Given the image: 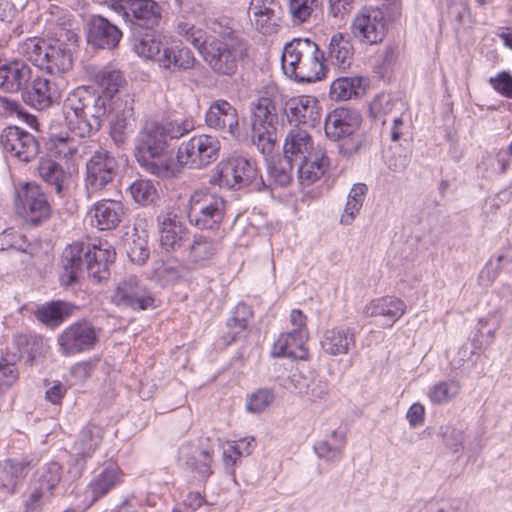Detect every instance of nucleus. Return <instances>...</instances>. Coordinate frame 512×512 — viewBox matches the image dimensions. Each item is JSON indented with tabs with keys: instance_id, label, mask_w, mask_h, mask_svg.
Here are the masks:
<instances>
[{
	"instance_id": "nucleus-19",
	"label": "nucleus",
	"mask_w": 512,
	"mask_h": 512,
	"mask_svg": "<svg viewBox=\"0 0 512 512\" xmlns=\"http://www.w3.org/2000/svg\"><path fill=\"white\" fill-rule=\"evenodd\" d=\"M96 146L95 141H77L68 133H51L47 142V149L52 156L73 162L88 155V151Z\"/></svg>"
},
{
	"instance_id": "nucleus-40",
	"label": "nucleus",
	"mask_w": 512,
	"mask_h": 512,
	"mask_svg": "<svg viewBox=\"0 0 512 512\" xmlns=\"http://www.w3.org/2000/svg\"><path fill=\"white\" fill-rule=\"evenodd\" d=\"M37 171L39 177L53 188L58 196L63 197L69 181V174L63 167L50 158H41Z\"/></svg>"
},
{
	"instance_id": "nucleus-31",
	"label": "nucleus",
	"mask_w": 512,
	"mask_h": 512,
	"mask_svg": "<svg viewBox=\"0 0 512 512\" xmlns=\"http://www.w3.org/2000/svg\"><path fill=\"white\" fill-rule=\"evenodd\" d=\"M222 249L219 239L196 234L187 246L186 261L194 266H205Z\"/></svg>"
},
{
	"instance_id": "nucleus-12",
	"label": "nucleus",
	"mask_w": 512,
	"mask_h": 512,
	"mask_svg": "<svg viewBox=\"0 0 512 512\" xmlns=\"http://www.w3.org/2000/svg\"><path fill=\"white\" fill-rule=\"evenodd\" d=\"M101 329L87 320L76 321L67 326L57 337L59 351L64 356H72L94 349Z\"/></svg>"
},
{
	"instance_id": "nucleus-1",
	"label": "nucleus",
	"mask_w": 512,
	"mask_h": 512,
	"mask_svg": "<svg viewBox=\"0 0 512 512\" xmlns=\"http://www.w3.org/2000/svg\"><path fill=\"white\" fill-rule=\"evenodd\" d=\"M193 128L189 120L147 124L136 138L135 151L140 166L161 179L177 177L180 165L173 157V141Z\"/></svg>"
},
{
	"instance_id": "nucleus-57",
	"label": "nucleus",
	"mask_w": 512,
	"mask_h": 512,
	"mask_svg": "<svg viewBox=\"0 0 512 512\" xmlns=\"http://www.w3.org/2000/svg\"><path fill=\"white\" fill-rule=\"evenodd\" d=\"M47 45L48 41L37 38H29L21 45L20 52L27 60L32 62L35 66L41 68L44 64V55H46L45 51Z\"/></svg>"
},
{
	"instance_id": "nucleus-39",
	"label": "nucleus",
	"mask_w": 512,
	"mask_h": 512,
	"mask_svg": "<svg viewBox=\"0 0 512 512\" xmlns=\"http://www.w3.org/2000/svg\"><path fill=\"white\" fill-rule=\"evenodd\" d=\"M179 461L198 473L201 479H207L211 474V456L208 451L200 450L190 443L179 448Z\"/></svg>"
},
{
	"instance_id": "nucleus-41",
	"label": "nucleus",
	"mask_w": 512,
	"mask_h": 512,
	"mask_svg": "<svg viewBox=\"0 0 512 512\" xmlns=\"http://www.w3.org/2000/svg\"><path fill=\"white\" fill-rule=\"evenodd\" d=\"M28 472L29 464L23 461L9 459L0 463V491L6 495L15 493Z\"/></svg>"
},
{
	"instance_id": "nucleus-20",
	"label": "nucleus",
	"mask_w": 512,
	"mask_h": 512,
	"mask_svg": "<svg viewBox=\"0 0 512 512\" xmlns=\"http://www.w3.org/2000/svg\"><path fill=\"white\" fill-rule=\"evenodd\" d=\"M361 116L355 110L336 108L325 119V134L332 141L349 138L359 129Z\"/></svg>"
},
{
	"instance_id": "nucleus-13",
	"label": "nucleus",
	"mask_w": 512,
	"mask_h": 512,
	"mask_svg": "<svg viewBox=\"0 0 512 512\" xmlns=\"http://www.w3.org/2000/svg\"><path fill=\"white\" fill-rule=\"evenodd\" d=\"M110 301L120 309L132 311L154 307L152 292L136 276L120 280L111 293Z\"/></svg>"
},
{
	"instance_id": "nucleus-50",
	"label": "nucleus",
	"mask_w": 512,
	"mask_h": 512,
	"mask_svg": "<svg viewBox=\"0 0 512 512\" xmlns=\"http://www.w3.org/2000/svg\"><path fill=\"white\" fill-rule=\"evenodd\" d=\"M321 0H288L287 13L293 25L309 23L319 10Z\"/></svg>"
},
{
	"instance_id": "nucleus-33",
	"label": "nucleus",
	"mask_w": 512,
	"mask_h": 512,
	"mask_svg": "<svg viewBox=\"0 0 512 512\" xmlns=\"http://www.w3.org/2000/svg\"><path fill=\"white\" fill-rule=\"evenodd\" d=\"M174 31L199 51L207 42L206 32L198 25V17L194 12H180L174 21Z\"/></svg>"
},
{
	"instance_id": "nucleus-3",
	"label": "nucleus",
	"mask_w": 512,
	"mask_h": 512,
	"mask_svg": "<svg viewBox=\"0 0 512 512\" xmlns=\"http://www.w3.org/2000/svg\"><path fill=\"white\" fill-rule=\"evenodd\" d=\"M285 75L297 82H315L325 76L324 54L308 38L293 39L284 46L281 56Z\"/></svg>"
},
{
	"instance_id": "nucleus-59",
	"label": "nucleus",
	"mask_w": 512,
	"mask_h": 512,
	"mask_svg": "<svg viewBox=\"0 0 512 512\" xmlns=\"http://www.w3.org/2000/svg\"><path fill=\"white\" fill-rule=\"evenodd\" d=\"M252 138L257 149L265 156H269L273 150L277 141L276 128H263L256 129L252 127Z\"/></svg>"
},
{
	"instance_id": "nucleus-32",
	"label": "nucleus",
	"mask_w": 512,
	"mask_h": 512,
	"mask_svg": "<svg viewBox=\"0 0 512 512\" xmlns=\"http://www.w3.org/2000/svg\"><path fill=\"white\" fill-rule=\"evenodd\" d=\"M91 225L99 230L115 229L122 220L124 208L119 201L101 200L91 210Z\"/></svg>"
},
{
	"instance_id": "nucleus-63",
	"label": "nucleus",
	"mask_w": 512,
	"mask_h": 512,
	"mask_svg": "<svg viewBox=\"0 0 512 512\" xmlns=\"http://www.w3.org/2000/svg\"><path fill=\"white\" fill-rule=\"evenodd\" d=\"M274 395L269 389H260L252 394L247 402V410L252 413H260L270 406Z\"/></svg>"
},
{
	"instance_id": "nucleus-54",
	"label": "nucleus",
	"mask_w": 512,
	"mask_h": 512,
	"mask_svg": "<svg viewBox=\"0 0 512 512\" xmlns=\"http://www.w3.org/2000/svg\"><path fill=\"white\" fill-rule=\"evenodd\" d=\"M362 79L358 77H341L334 80L330 87V96L336 101L351 99L361 87Z\"/></svg>"
},
{
	"instance_id": "nucleus-53",
	"label": "nucleus",
	"mask_w": 512,
	"mask_h": 512,
	"mask_svg": "<svg viewBox=\"0 0 512 512\" xmlns=\"http://www.w3.org/2000/svg\"><path fill=\"white\" fill-rule=\"evenodd\" d=\"M461 390L460 382L455 379L440 381L434 384L427 395L430 401L436 405H442L453 400Z\"/></svg>"
},
{
	"instance_id": "nucleus-18",
	"label": "nucleus",
	"mask_w": 512,
	"mask_h": 512,
	"mask_svg": "<svg viewBox=\"0 0 512 512\" xmlns=\"http://www.w3.org/2000/svg\"><path fill=\"white\" fill-rule=\"evenodd\" d=\"M62 96V81L36 76L23 92L24 101L37 110H44L57 103Z\"/></svg>"
},
{
	"instance_id": "nucleus-29",
	"label": "nucleus",
	"mask_w": 512,
	"mask_h": 512,
	"mask_svg": "<svg viewBox=\"0 0 512 512\" xmlns=\"http://www.w3.org/2000/svg\"><path fill=\"white\" fill-rule=\"evenodd\" d=\"M356 345V336L352 328L337 326L327 329L321 340L322 349L331 356L345 355Z\"/></svg>"
},
{
	"instance_id": "nucleus-43",
	"label": "nucleus",
	"mask_w": 512,
	"mask_h": 512,
	"mask_svg": "<svg viewBox=\"0 0 512 512\" xmlns=\"http://www.w3.org/2000/svg\"><path fill=\"white\" fill-rule=\"evenodd\" d=\"M74 306L64 301H51L37 308L35 317L49 327H57L73 313Z\"/></svg>"
},
{
	"instance_id": "nucleus-34",
	"label": "nucleus",
	"mask_w": 512,
	"mask_h": 512,
	"mask_svg": "<svg viewBox=\"0 0 512 512\" xmlns=\"http://www.w3.org/2000/svg\"><path fill=\"white\" fill-rule=\"evenodd\" d=\"M353 56L354 48L350 38L342 33L334 34L328 45V64L344 72L352 65Z\"/></svg>"
},
{
	"instance_id": "nucleus-52",
	"label": "nucleus",
	"mask_w": 512,
	"mask_h": 512,
	"mask_svg": "<svg viewBox=\"0 0 512 512\" xmlns=\"http://www.w3.org/2000/svg\"><path fill=\"white\" fill-rule=\"evenodd\" d=\"M367 191L368 188L364 183L354 184L350 189L348 200L340 219L342 225L349 226L353 223L363 206Z\"/></svg>"
},
{
	"instance_id": "nucleus-15",
	"label": "nucleus",
	"mask_w": 512,
	"mask_h": 512,
	"mask_svg": "<svg viewBox=\"0 0 512 512\" xmlns=\"http://www.w3.org/2000/svg\"><path fill=\"white\" fill-rule=\"evenodd\" d=\"M386 19L379 8H364L353 20L352 34L361 42L374 45L381 42L386 34Z\"/></svg>"
},
{
	"instance_id": "nucleus-47",
	"label": "nucleus",
	"mask_w": 512,
	"mask_h": 512,
	"mask_svg": "<svg viewBox=\"0 0 512 512\" xmlns=\"http://www.w3.org/2000/svg\"><path fill=\"white\" fill-rule=\"evenodd\" d=\"M121 482V471L116 466H109L98 474L89 484L88 489L92 493V501L107 494L113 487Z\"/></svg>"
},
{
	"instance_id": "nucleus-6",
	"label": "nucleus",
	"mask_w": 512,
	"mask_h": 512,
	"mask_svg": "<svg viewBox=\"0 0 512 512\" xmlns=\"http://www.w3.org/2000/svg\"><path fill=\"white\" fill-rule=\"evenodd\" d=\"M226 214L223 197L206 190L191 194L187 205V217L191 225L201 230H218Z\"/></svg>"
},
{
	"instance_id": "nucleus-62",
	"label": "nucleus",
	"mask_w": 512,
	"mask_h": 512,
	"mask_svg": "<svg viewBox=\"0 0 512 512\" xmlns=\"http://www.w3.org/2000/svg\"><path fill=\"white\" fill-rule=\"evenodd\" d=\"M439 435L444 444L454 453L459 452L463 447L464 432L462 429L452 425H444L440 427Z\"/></svg>"
},
{
	"instance_id": "nucleus-61",
	"label": "nucleus",
	"mask_w": 512,
	"mask_h": 512,
	"mask_svg": "<svg viewBox=\"0 0 512 512\" xmlns=\"http://www.w3.org/2000/svg\"><path fill=\"white\" fill-rule=\"evenodd\" d=\"M504 261L511 262L512 258L508 257L506 254H499L495 258V263L494 260L491 259L479 274L480 282L486 286L491 285L498 277L500 271L502 270V263Z\"/></svg>"
},
{
	"instance_id": "nucleus-23",
	"label": "nucleus",
	"mask_w": 512,
	"mask_h": 512,
	"mask_svg": "<svg viewBox=\"0 0 512 512\" xmlns=\"http://www.w3.org/2000/svg\"><path fill=\"white\" fill-rule=\"evenodd\" d=\"M116 257L115 249L106 240H98L97 243L87 245L86 271L89 276L101 281L109 276V265Z\"/></svg>"
},
{
	"instance_id": "nucleus-24",
	"label": "nucleus",
	"mask_w": 512,
	"mask_h": 512,
	"mask_svg": "<svg viewBox=\"0 0 512 512\" xmlns=\"http://www.w3.org/2000/svg\"><path fill=\"white\" fill-rule=\"evenodd\" d=\"M87 245L74 242L68 245L62 254L63 273L60 282L63 286H71L77 282L86 270Z\"/></svg>"
},
{
	"instance_id": "nucleus-44",
	"label": "nucleus",
	"mask_w": 512,
	"mask_h": 512,
	"mask_svg": "<svg viewBox=\"0 0 512 512\" xmlns=\"http://www.w3.org/2000/svg\"><path fill=\"white\" fill-rule=\"evenodd\" d=\"M160 244L166 251H175L183 244L185 228L176 217L164 216L159 225Z\"/></svg>"
},
{
	"instance_id": "nucleus-7",
	"label": "nucleus",
	"mask_w": 512,
	"mask_h": 512,
	"mask_svg": "<svg viewBox=\"0 0 512 512\" xmlns=\"http://www.w3.org/2000/svg\"><path fill=\"white\" fill-rule=\"evenodd\" d=\"M88 153L91 156L86 161L85 186L87 195L91 198L113 182L118 174L119 164L108 150L98 145Z\"/></svg>"
},
{
	"instance_id": "nucleus-42",
	"label": "nucleus",
	"mask_w": 512,
	"mask_h": 512,
	"mask_svg": "<svg viewBox=\"0 0 512 512\" xmlns=\"http://www.w3.org/2000/svg\"><path fill=\"white\" fill-rule=\"evenodd\" d=\"M166 38L161 34L152 30H148L143 35H135L133 37V50L138 56L153 59L158 62L162 49L166 45Z\"/></svg>"
},
{
	"instance_id": "nucleus-11",
	"label": "nucleus",
	"mask_w": 512,
	"mask_h": 512,
	"mask_svg": "<svg viewBox=\"0 0 512 512\" xmlns=\"http://www.w3.org/2000/svg\"><path fill=\"white\" fill-rule=\"evenodd\" d=\"M220 141L210 135L194 136L183 142L177 151L175 161L190 168H202L215 161L219 156Z\"/></svg>"
},
{
	"instance_id": "nucleus-35",
	"label": "nucleus",
	"mask_w": 512,
	"mask_h": 512,
	"mask_svg": "<svg viewBox=\"0 0 512 512\" xmlns=\"http://www.w3.org/2000/svg\"><path fill=\"white\" fill-rule=\"evenodd\" d=\"M157 63L163 70L176 72L191 69L194 66L195 58L187 47L173 45L167 41Z\"/></svg>"
},
{
	"instance_id": "nucleus-48",
	"label": "nucleus",
	"mask_w": 512,
	"mask_h": 512,
	"mask_svg": "<svg viewBox=\"0 0 512 512\" xmlns=\"http://www.w3.org/2000/svg\"><path fill=\"white\" fill-rule=\"evenodd\" d=\"M345 440V434L332 431L327 439L314 445V451L319 458L326 461H339L342 457Z\"/></svg>"
},
{
	"instance_id": "nucleus-28",
	"label": "nucleus",
	"mask_w": 512,
	"mask_h": 512,
	"mask_svg": "<svg viewBox=\"0 0 512 512\" xmlns=\"http://www.w3.org/2000/svg\"><path fill=\"white\" fill-rule=\"evenodd\" d=\"M307 339V331L281 333L272 346L271 354L274 357L305 360L308 358V350L305 347Z\"/></svg>"
},
{
	"instance_id": "nucleus-4",
	"label": "nucleus",
	"mask_w": 512,
	"mask_h": 512,
	"mask_svg": "<svg viewBox=\"0 0 512 512\" xmlns=\"http://www.w3.org/2000/svg\"><path fill=\"white\" fill-rule=\"evenodd\" d=\"M199 52L215 72L232 75L237 70L239 59L246 53V46L238 33L227 31L206 42Z\"/></svg>"
},
{
	"instance_id": "nucleus-58",
	"label": "nucleus",
	"mask_w": 512,
	"mask_h": 512,
	"mask_svg": "<svg viewBox=\"0 0 512 512\" xmlns=\"http://www.w3.org/2000/svg\"><path fill=\"white\" fill-rule=\"evenodd\" d=\"M412 512H466L462 501L454 499L448 501L418 502Z\"/></svg>"
},
{
	"instance_id": "nucleus-30",
	"label": "nucleus",
	"mask_w": 512,
	"mask_h": 512,
	"mask_svg": "<svg viewBox=\"0 0 512 512\" xmlns=\"http://www.w3.org/2000/svg\"><path fill=\"white\" fill-rule=\"evenodd\" d=\"M329 167V158L326 151L316 149L312 155L304 159L303 162L296 164L299 183L303 187H308L320 180Z\"/></svg>"
},
{
	"instance_id": "nucleus-17",
	"label": "nucleus",
	"mask_w": 512,
	"mask_h": 512,
	"mask_svg": "<svg viewBox=\"0 0 512 512\" xmlns=\"http://www.w3.org/2000/svg\"><path fill=\"white\" fill-rule=\"evenodd\" d=\"M205 122L211 129L232 138L240 136L239 114L228 101L218 99L211 103L205 115Z\"/></svg>"
},
{
	"instance_id": "nucleus-2",
	"label": "nucleus",
	"mask_w": 512,
	"mask_h": 512,
	"mask_svg": "<svg viewBox=\"0 0 512 512\" xmlns=\"http://www.w3.org/2000/svg\"><path fill=\"white\" fill-rule=\"evenodd\" d=\"M107 105V97L89 87H77L67 95L62 105L68 130L80 138L98 132L107 114Z\"/></svg>"
},
{
	"instance_id": "nucleus-8",
	"label": "nucleus",
	"mask_w": 512,
	"mask_h": 512,
	"mask_svg": "<svg viewBox=\"0 0 512 512\" xmlns=\"http://www.w3.org/2000/svg\"><path fill=\"white\" fill-rule=\"evenodd\" d=\"M108 7L126 23L152 30L162 20V6L154 0H108Z\"/></svg>"
},
{
	"instance_id": "nucleus-64",
	"label": "nucleus",
	"mask_w": 512,
	"mask_h": 512,
	"mask_svg": "<svg viewBox=\"0 0 512 512\" xmlns=\"http://www.w3.org/2000/svg\"><path fill=\"white\" fill-rule=\"evenodd\" d=\"M249 307L245 304H239L227 322V326L232 330V333L238 334L244 331L248 325V318L250 316Z\"/></svg>"
},
{
	"instance_id": "nucleus-56",
	"label": "nucleus",
	"mask_w": 512,
	"mask_h": 512,
	"mask_svg": "<svg viewBox=\"0 0 512 512\" xmlns=\"http://www.w3.org/2000/svg\"><path fill=\"white\" fill-rule=\"evenodd\" d=\"M98 85L110 98L125 86L126 80L118 70L105 69L98 74Z\"/></svg>"
},
{
	"instance_id": "nucleus-36",
	"label": "nucleus",
	"mask_w": 512,
	"mask_h": 512,
	"mask_svg": "<svg viewBox=\"0 0 512 512\" xmlns=\"http://www.w3.org/2000/svg\"><path fill=\"white\" fill-rule=\"evenodd\" d=\"M406 310L405 303L394 296H386L372 300L365 306L364 315L366 317H384L390 322V326L395 323Z\"/></svg>"
},
{
	"instance_id": "nucleus-22",
	"label": "nucleus",
	"mask_w": 512,
	"mask_h": 512,
	"mask_svg": "<svg viewBox=\"0 0 512 512\" xmlns=\"http://www.w3.org/2000/svg\"><path fill=\"white\" fill-rule=\"evenodd\" d=\"M285 110L290 123L314 127L320 122L322 107L315 97L301 95L287 100Z\"/></svg>"
},
{
	"instance_id": "nucleus-51",
	"label": "nucleus",
	"mask_w": 512,
	"mask_h": 512,
	"mask_svg": "<svg viewBox=\"0 0 512 512\" xmlns=\"http://www.w3.org/2000/svg\"><path fill=\"white\" fill-rule=\"evenodd\" d=\"M128 191L131 198L141 206L154 205L159 200L158 187L149 179H137L133 181Z\"/></svg>"
},
{
	"instance_id": "nucleus-10",
	"label": "nucleus",
	"mask_w": 512,
	"mask_h": 512,
	"mask_svg": "<svg viewBox=\"0 0 512 512\" xmlns=\"http://www.w3.org/2000/svg\"><path fill=\"white\" fill-rule=\"evenodd\" d=\"M257 176V169L243 157H232L220 162L209 183L220 188L240 189L254 182Z\"/></svg>"
},
{
	"instance_id": "nucleus-49",
	"label": "nucleus",
	"mask_w": 512,
	"mask_h": 512,
	"mask_svg": "<svg viewBox=\"0 0 512 512\" xmlns=\"http://www.w3.org/2000/svg\"><path fill=\"white\" fill-rule=\"evenodd\" d=\"M126 252L129 259L138 265H143L150 256L147 234L134 228L133 233L125 239Z\"/></svg>"
},
{
	"instance_id": "nucleus-14",
	"label": "nucleus",
	"mask_w": 512,
	"mask_h": 512,
	"mask_svg": "<svg viewBox=\"0 0 512 512\" xmlns=\"http://www.w3.org/2000/svg\"><path fill=\"white\" fill-rule=\"evenodd\" d=\"M247 14L255 31L264 36L277 34L282 27L283 10L278 0H251Z\"/></svg>"
},
{
	"instance_id": "nucleus-38",
	"label": "nucleus",
	"mask_w": 512,
	"mask_h": 512,
	"mask_svg": "<svg viewBox=\"0 0 512 512\" xmlns=\"http://www.w3.org/2000/svg\"><path fill=\"white\" fill-rule=\"evenodd\" d=\"M183 271L182 264L176 259H158L147 272V278L160 287H166L175 284L182 277Z\"/></svg>"
},
{
	"instance_id": "nucleus-16",
	"label": "nucleus",
	"mask_w": 512,
	"mask_h": 512,
	"mask_svg": "<svg viewBox=\"0 0 512 512\" xmlns=\"http://www.w3.org/2000/svg\"><path fill=\"white\" fill-rule=\"evenodd\" d=\"M0 143L4 152L22 162L31 161L39 152L34 136L17 126L5 128L1 133Z\"/></svg>"
},
{
	"instance_id": "nucleus-45",
	"label": "nucleus",
	"mask_w": 512,
	"mask_h": 512,
	"mask_svg": "<svg viewBox=\"0 0 512 512\" xmlns=\"http://www.w3.org/2000/svg\"><path fill=\"white\" fill-rule=\"evenodd\" d=\"M500 325L501 315L498 312L489 313L486 317L481 318L477 324V332L472 339L473 347L483 350L490 346Z\"/></svg>"
},
{
	"instance_id": "nucleus-25",
	"label": "nucleus",
	"mask_w": 512,
	"mask_h": 512,
	"mask_svg": "<svg viewBox=\"0 0 512 512\" xmlns=\"http://www.w3.org/2000/svg\"><path fill=\"white\" fill-rule=\"evenodd\" d=\"M122 37L120 29L106 18L95 15L88 22L87 41L94 47L112 49Z\"/></svg>"
},
{
	"instance_id": "nucleus-5",
	"label": "nucleus",
	"mask_w": 512,
	"mask_h": 512,
	"mask_svg": "<svg viewBox=\"0 0 512 512\" xmlns=\"http://www.w3.org/2000/svg\"><path fill=\"white\" fill-rule=\"evenodd\" d=\"M76 29V23L71 20L57 24L53 33L54 38L48 42L41 69L59 75L72 68V49L78 42Z\"/></svg>"
},
{
	"instance_id": "nucleus-46",
	"label": "nucleus",
	"mask_w": 512,
	"mask_h": 512,
	"mask_svg": "<svg viewBox=\"0 0 512 512\" xmlns=\"http://www.w3.org/2000/svg\"><path fill=\"white\" fill-rule=\"evenodd\" d=\"M103 430L100 426L88 424L79 433L74 444L77 456L82 459L90 457L102 442Z\"/></svg>"
},
{
	"instance_id": "nucleus-21",
	"label": "nucleus",
	"mask_w": 512,
	"mask_h": 512,
	"mask_svg": "<svg viewBox=\"0 0 512 512\" xmlns=\"http://www.w3.org/2000/svg\"><path fill=\"white\" fill-rule=\"evenodd\" d=\"M279 98L278 90L275 86H267L260 92L258 98L251 103L252 127L256 129L276 128L278 114L276 102Z\"/></svg>"
},
{
	"instance_id": "nucleus-27",
	"label": "nucleus",
	"mask_w": 512,
	"mask_h": 512,
	"mask_svg": "<svg viewBox=\"0 0 512 512\" xmlns=\"http://www.w3.org/2000/svg\"><path fill=\"white\" fill-rule=\"evenodd\" d=\"M32 79L31 68L21 60H0V88L6 92H18L27 87Z\"/></svg>"
},
{
	"instance_id": "nucleus-55",
	"label": "nucleus",
	"mask_w": 512,
	"mask_h": 512,
	"mask_svg": "<svg viewBox=\"0 0 512 512\" xmlns=\"http://www.w3.org/2000/svg\"><path fill=\"white\" fill-rule=\"evenodd\" d=\"M296 164L283 156L276 162L268 163V175L279 186H287L292 181V172Z\"/></svg>"
},
{
	"instance_id": "nucleus-37",
	"label": "nucleus",
	"mask_w": 512,
	"mask_h": 512,
	"mask_svg": "<svg viewBox=\"0 0 512 512\" xmlns=\"http://www.w3.org/2000/svg\"><path fill=\"white\" fill-rule=\"evenodd\" d=\"M133 100H126L124 107L117 104L114 108V118L110 124V136L116 145H122L132 132L134 123Z\"/></svg>"
},
{
	"instance_id": "nucleus-9",
	"label": "nucleus",
	"mask_w": 512,
	"mask_h": 512,
	"mask_svg": "<svg viewBox=\"0 0 512 512\" xmlns=\"http://www.w3.org/2000/svg\"><path fill=\"white\" fill-rule=\"evenodd\" d=\"M15 209L18 215L33 225L47 221L52 212L46 194L36 183H25L16 190Z\"/></svg>"
},
{
	"instance_id": "nucleus-26",
	"label": "nucleus",
	"mask_w": 512,
	"mask_h": 512,
	"mask_svg": "<svg viewBox=\"0 0 512 512\" xmlns=\"http://www.w3.org/2000/svg\"><path fill=\"white\" fill-rule=\"evenodd\" d=\"M321 148L314 145L311 135L306 130L294 127L285 136L283 156L297 164Z\"/></svg>"
},
{
	"instance_id": "nucleus-60",
	"label": "nucleus",
	"mask_w": 512,
	"mask_h": 512,
	"mask_svg": "<svg viewBox=\"0 0 512 512\" xmlns=\"http://www.w3.org/2000/svg\"><path fill=\"white\" fill-rule=\"evenodd\" d=\"M62 467L57 462L45 464L39 470V483L41 489L52 491L61 480Z\"/></svg>"
}]
</instances>
